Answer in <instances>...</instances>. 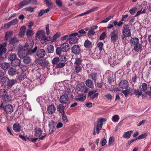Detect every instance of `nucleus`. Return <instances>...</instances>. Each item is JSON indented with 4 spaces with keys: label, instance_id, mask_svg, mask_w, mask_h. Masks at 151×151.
<instances>
[{
    "label": "nucleus",
    "instance_id": "obj_1",
    "mask_svg": "<svg viewBox=\"0 0 151 151\" xmlns=\"http://www.w3.org/2000/svg\"><path fill=\"white\" fill-rule=\"evenodd\" d=\"M32 48L31 45L27 44H25L22 49L18 51V56L21 58L24 57L27 55H32L36 51L37 49V47L36 46L33 49H32Z\"/></svg>",
    "mask_w": 151,
    "mask_h": 151
},
{
    "label": "nucleus",
    "instance_id": "obj_2",
    "mask_svg": "<svg viewBox=\"0 0 151 151\" xmlns=\"http://www.w3.org/2000/svg\"><path fill=\"white\" fill-rule=\"evenodd\" d=\"M70 36L71 37L69 39V43L71 44H75L77 43L78 40V38L81 36L78 32L70 34Z\"/></svg>",
    "mask_w": 151,
    "mask_h": 151
},
{
    "label": "nucleus",
    "instance_id": "obj_3",
    "mask_svg": "<svg viewBox=\"0 0 151 151\" xmlns=\"http://www.w3.org/2000/svg\"><path fill=\"white\" fill-rule=\"evenodd\" d=\"M129 25L128 24H124L123 26V30L122 34L124 36L126 37H129L131 35V32L128 28Z\"/></svg>",
    "mask_w": 151,
    "mask_h": 151
},
{
    "label": "nucleus",
    "instance_id": "obj_4",
    "mask_svg": "<svg viewBox=\"0 0 151 151\" xmlns=\"http://www.w3.org/2000/svg\"><path fill=\"white\" fill-rule=\"evenodd\" d=\"M68 96L66 93L63 94L60 97V101L61 104H66L68 101Z\"/></svg>",
    "mask_w": 151,
    "mask_h": 151
},
{
    "label": "nucleus",
    "instance_id": "obj_5",
    "mask_svg": "<svg viewBox=\"0 0 151 151\" xmlns=\"http://www.w3.org/2000/svg\"><path fill=\"white\" fill-rule=\"evenodd\" d=\"M110 35L111 36V41L113 43H115L118 39L117 32L114 30L111 32Z\"/></svg>",
    "mask_w": 151,
    "mask_h": 151
},
{
    "label": "nucleus",
    "instance_id": "obj_6",
    "mask_svg": "<svg viewBox=\"0 0 151 151\" xmlns=\"http://www.w3.org/2000/svg\"><path fill=\"white\" fill-rule=\"evenodd\" d=\"M86 97V96L84 95L83 94H79L76 96L75 100L78 101L83 102L84 101Z\"/></svg>",
    "mask_w": 151,
    "mask_h": 151
},
{
    "label": "nucleus",
    "instance_id": "obj_7",
    "mask_svg": "<svg viewBox=\"0 0 151 151\" xmlns=\"http://www.w3.org/2000/svg\"><path fill=\"white\" fill-rule=\"evenodd\" d=\"M45 55V51L42 49L38 50L36 53L37 56L40 58H42L44 57Z\"/></svg>",
    "mask_w": 151,
    "mask_h": 151
},
{
    "label": "nucleus",
    "instance_id": "obj_8",
    "mask_svg": "<svg viewBox=\"0 0 151 151\" xmlns=\"http://www.w3.org/2000/svg\"><path fill=\"white\" fill-rule=\"evenodd\" d=\"M42 133V129L38 127H36L34 129V135L37 137H40Z\"/></svg>",
    "mask_w": 151,
    "mask_h": 151
},
{
    "label": "nucleus",
    "instance_id": "obj_9",
    "mask_svg": "<svg viewBox=\"0 0 151 151\" xmlns=\"http://www.w3.org/2000/svg\"><path fill=\"white\" fill-rule=\"evenodd\" d=\"M3 109L7 114L11 113L13 112L12 105L9 104L5 107H3Z\"/></svg>",
    "mask_w": 151,
    "mask_h": 151
},
{
    "label": "nucleus",
    "instance_id": "obj_10",
    "mask_svg": "<svg viewBox=\"0 0 151 151\" xmlns=\"http://www.w3.org/2000/svg\"><path fill=\"white\" fill-rule=\"evenodd\" d=\"M71 50L72 52L76 54H79L81 50L79 46L76 45L73 47Z\"/></svg>",
    "mask_w": 151,
    "mask_h": 151
},
{
    "label": "nucleus",
    "instance_id": "obj_11",
    "mask_svg": "<svg viewBox=\"0 0 151 151\" xmlns=\"http://www.w3.org/2000/svg\"><path fill=\"white\" fill-rule=\"evenodd\" d=\"M119 86L121 88H126L128 86V83L126 80H122L119 83Z\"/></svg>",
    "mask_w": 151,
    "mask_h": 151
},
{
    "label": "nucleus",
    "instance_id": "obj_12",
    "mask_svg": "<svg viewBox=\"0 0 151 151\" xmlns=\"http://www.w3.org/2000/svg\"><path fill=\"white\" fill-rule=\"evenodd\" d=\"M1 81V86H7V84L9 81V79L6 77H3L2 78Z\"/></svg>",
    "mask_w": 151,
    "mask_h": 151
},
{
    "label": "nucleus",
    "instance_id": "obj_13",
    "mask_svg": "<svg viewBox=\"0 0 151 151\" xmlns=\"http://www.w3.org/2000/svg\"><path fill=\"white\" fill-rule=\"evenodd\" d=\"M60 47L62 49V51L64 52H67L70 49L69 45L68 43H63L61 45Z\"/></svg>",
    "mask_w": 151,
    "mask_h": 151
},
{
    "label": "nucleus",
    "instance_id": "obj_14",
    "mask_svg": "<svg viewBox=\"0 0 151 151\" xmlns=\"http://www.w3.org/2000/svg\"><path fill=\"white\" fill-rule=\"evenodd\" d=\"M133 49L136 52H141L142 50V44L139 43L134 46Z\"/></svg>",
    "mask_w": 151,
    "mask_h": 151
},
{
    "label": "nucleus",
    "instance_id": "obj_15",
    "mask_svg": "<svg viewBox=\"0 0 151 151\" xmlns=\"http://www.w3.org/2000/svg\"><path fill=\"white\" fill-rule=\"evenodd\" d=\"M26 28L25 26H22L20 29V31L18 34L19 37H23L25 32Z\"/></svg>",
    "mask_w": 151,
    "mask_h": 151
},
{
    "label": "nucleus",
    "instance_id": "obj_16",
    "mask_svg": "<svg viewBox=\"0 0 151 151\" xmlns=\"http://www.w3.org/2000/svg\"><path fill=\"white\" fill-rule=\"evenodd\" d=\"M103 123H98V124L96 126V129L94 128L93 130V134L95 135L96 134L95 132V129H96V133L99 134V131L101 129Z\"/></svg>",
    "mask_w": 151,
    "mask_h": 151
},
{
    "label": "nucleus",
    "instance_id": "obj_17",
    "mask_svg": "<svg viewBox=\"0 0 151 151\" xmlns=\"http://www.w3.org/2000/svg\"><path fill=\"white\" fill-rule=\"evenodd\" d=\"M56 110L55 106L53 105H51L49 106L47 109V111L50 114H52Z\"/></svg>",
    "mask_w": 151,
    "mask_h": 151
},
{
    "label": "nucleus",
    "instance_id": "obj_18",
    "mask_svg": "<svg viewBox=\"0 0 151 151\" xmlns=\"http://www.w3.org/2000/svg\"><path fill=\"white\" fill-rule=\"evenodd\" d=\"M99 93H94L93 91H90L89 92L88 96V97H90V99H93L97 97Z\"/></svg>",
    "mask_w": 151,
    "mask_h": 151
},
{
    "label": "nucleus",
    "instance_id": "obj_19",
    "mask_svg": "<svg viewBox=\"0 0 151 151\" xmlns=\"http://www.w3.org/2000/svg\"><path fill=\"white\" fill-rule=\"evenodd\" d=\"M116 59V58L114 56H111L110 57L108 58V63L111 65L116 64L115 61Z\"/></svg>",
    "mask_w": 151,
    "mask_h": 151
},
{
    "label": "nucleus",
    "instance_id": "obj_20",
    "mask_svg": "<svg viewBox=\"0 0 151 151\" xmlns=\"http://www.w3.org/2000/svg\"><path fill=\"white\" fill-rule=\"evenodd\" d=\"M20 63V60L17 58L11 62V64L13 66H18Z\"/></svg>",
    "mask_w": 151,
    "mask_h": 151
},
{
    "label": "nucleus",
    "instance_id": "obj_21",
    "mask_svg": "<svg viewBox=\"0 0 151 151\" xmlns=\"http://www.w3.org/2000/svg\"><path fill=\"white\" fill-rule=\"evenodd\" d=\"M46 50L48 53H52L54 51V47L52 45H48L46 47Z\"/></svg>",
    "mask_w": 151,
    "mask_h": 151
},
{
    "label": "nucleus",
    "instance_id": "obj_22",
    "mask_svg": "<svg viewBox=\"0 0 151 151\" xmlns=\"http://www.w3.org/2000/svg\"><path fill=\"white\" fill-rule=\"evenodd\" d=\"M6 51L5 46L3 44H1L0 45V59L2 58V55Z\"/></svg>",
    "mask_w": 151,
    "mask_h": 151
},
{
    "label": "nucleus",
    "instance_id": "obj_23",
    "mask_svg": "<svg viewBox=\"0 0 151 151\" xmlns=\"http://www.w3.org/2000/svg\"><path fill=\"white\" fill-rule=\"evenodd\" d=\"M57 109L58 111L60 113H65L64 112L65 106L63 105L60 104L58 105L57 107Z\"/></svg>",
    "mask_w": 151,
    "mask_h": 151
},
{
    "label": "nucleus",
    "instance_id": "obj_24",
    "mask_svg": "<svg viewBox=\"0 0 151 151\" xmlns=\"http://www.w3.org/2000/svg\"><path fill=\"white\" fill-rule=\"evenodd\" d=\"M13 130L16 132H19L21 130V127L19 124L15 123L13 127Z\"/></svg>",
    "mask_w": 151,
    "mask_h": 151
},
{
    "label": "nucleus",
    "instance_id": "obj_25",
    "mask_svg": "<svg viewBox=\"0 0 151 151\" xmlns=\"http://www.w3.org/2000/svg\"><path fill=\"white\" fill-rule=\"evenodd\" d=\"M85 83L86 86L89 88H92L93 87V83L91 80L88 79L86 80Z\"/></svg>",
    "mask_w": 151,
    "mask_h": 151
},
{
    "label": "nucleus",
    "instance_id": "obj_26",
    "mask_svg": "<svg viewBox=\"0 0 151 151\" xmlns=\"http://www.w3.org/2000/svg\"><path fill=\"white\" fill-rule=\"evenodd\" d=\"M10 65L9 63L5 62L1 63V67L2 69L6 70L9 68Z\"/></svg>",
    "mask_w": 151,
    "mask_h": 151
},
{
    "label": "nucleus",
    "instance_id": "obj_27",
    "mask_svg": "<svg viewBox=\"0 0 151 151\" xmlns=\"http://www.w3.org/2000/svg\"><path fill=\"white\" fill-rule=\"evenodd\" d=\"M132 45L134 46L139 43V38L137 37H133L131 40Z\"/></svg>",
    "mask_w": 151,
    "mask_h": 151
},
{
    "label": "nucleus",
    "instance_id": "obj_28",
    "mask_svg": "<svg viewBox=\"0 0 151 151\" xmlns=\"http://www.w3.org/2000/svg\"><path fill=\"white\" fill-rule=\"evenodd\" d=\"M29 4V0H24L20 2L19 5V6L20 7V8H22Z\"/></svg>",
    "mask_w": 151,
    "mask_h": 151
},
{
    "label": "nucleus",
    "instance_id": "obj_29",
    "mask_svg": "<svg viewBox=\"0 0 151 151\" xmlns=\"http://www.w3.org/2000/svg\"><path fill=\"white\" fill-rule=\"evenodd\" d=\"M132 132V131L131 130L124 132L123 135V137L124 138L129 139L130 137Z\"/></svg>",
    "mask_w": 151,
    "mask_h": 151
},
{
    "label": "nucleus",
    "instance_id": "obj_30",
    "mask_svg": "<svg viewBox=\"0 0 151 151\" xmlns=\"http://www.w3.org/2000/svg\"><path fill=\"white\" fill-rule=\"evenodd\" d=\"M19 41L18 39L16 37H14L10 38L9 41V44L13 45Z\"/></svg>",
    "mask_w": 151,
    "mask_h": 151
},
{
    "label": "nucleus",
    "instance_id": "obj_31",
    "mask_svg": "<svg viewBox=\"0 0 151 151\" xmlns=\"http://www.w3.org/2000/svg\"><path fill=\"white\" fill-rule=\"evenodd\" d=\"M8 82L7 86L8 87L11 88L14 84L17 83V81L16 80L13 79L10 80L9 79V81Z\"/></svg>",
    "mask_w": 151,
    "mask_h": 151
},
{
    "label": "nucleus",
    "instance_id": "obj_32",
    "mask_svg": "<svg viewBox=\"0 0 151 151\" xmlns=\"http://www.w3.org/2000/svg\"><path fill=\"white\" fill-rule=\"evenodd\" d=\"M134 93L138 98H139L142 94V92L140 91L139 89L138 88L134 89Z\"/></svg>",
    "mask_w": 151,
    "mask_h": 151
},
{
    "label": "nucleus",
    "instance_id": "obj_33",
    "mask_svg": "<svg viewBox=\"0 0 151 151\" xmlns=\"http://www.w3.org/2000/svg\"><path fill=\"white\" fill-rule=\"evenodd\" d=\"M16 73V70L14 68H10L8 71V73L9 75L13 76L15 75Z\"/></svg>",
    "mask_w": 151,
    "mask_h": 151
},
{
    "label": "nucleus",
    "instance_id": "obj_34",
    "mask_svg": "<svg viewBox=\"0 0 151 151\" xmlns=\"http://www.w3.org/2000/svg\"><path fill=\"white\" fill-rule=\"evenodd\" d=\"M84 46L86 48H90L92 47V43L87 40L85 41Z\"/></svg>",
    "mask_w": 151,
    "mask_h": 151
},
{
    "label": "nucleus",
    "instance_id": "obj_35",
    "mask_svg": "<svg viewBox=\"0 0 151 151\" xmlns=\"http://www.w3.org/2000/svg\"><path fill=\"white\" fill-rule=\"evenodd\" d=\"M90 76L92 79L95 82L97 79V74L96 72H93L90 74Z\"/></svg>",
    "mask_w": 151,
    "mask_h": 151
},
{
    "label": "nucleus",
    "instance_id": "obj_36",
    "mask_svg": "<svg viewBox=\"0 0 151 151\" xmlns=\"http://www.w3.org/2000/svg\"><path fill=\"white\" fill-rule=\"evenodd\" d=\"M3 98V100L5 102H8L11 100V97L9 95L6 94Z\"/></svg>",
    "mask_w": 151,
    "mask_h": 151
},
{
    "label": "nucleus",
    "instance_id": "obj_37",
    "mask_svg": "<svg viewBox=\"0 0 151 151\" xmlns=\"http://www.w3.org/2000/svg\"><path fill=\"white\" fill-rule=\"evenodd\" d=\"M82 68L79 65H76L75 67L74 71L77 73H78L81 71Z\"/></svg>",
    "mask_w": 151,
    "mask_h": 151
},
{
    "label": "nucleus",
    "instance_id": "obj_38",
    "mask_svg": "<svg viewBox=\"0 0 151 151\" xmlns=\"http://www.w3.org/2000/svg\"><path fill=\"white\" fill-rule=\"evenodd\" d=\"M17 58L16 55L14 53L11 54L8 57L9 60L11 62Z\"/></svg>",
    "mask_w": 151,
    "mask_h": 151
},
{
    "label": "nucleus",
    "instance_id": "obj_39",
    "mask_svg": "<svg viewBox=\"0 0 151 151\" xmlns=\"http://www.w3.org/2000/svg\"><path fill=\"white\" fill-rule=\"evenodd\" d=\"M24 63L26 64H28L31 61V59L29 57H24L23 60Z\"/></svg>",
    "mask_w": 151,
    "mask_h": 151
},
{
    "label": "nucleus",
    "instance_id": "obj_40",
    "mask_svg": "<svg viewBox=\"0 0 151 151\" xmlns=\"http://www.w3.org/2000/svg\"><path fill=\"white\" fill-rule=\"evenodd\" d=\"M59 59V62L65 63L66 61V58L64 55H61L58 58Z\"/></svg>",
    "mask_w": 151,
    "mask_h": 151
},
{
    "label": "nucleus",
    "instance_id": "obj_41",
    "mask_svg": "<svg viewBox=\"0 0 151 151\" xmlns=\"http://www.w3.org/2000/svg\"><path fill=\"white\" fill-rule=\"evenodd\" d=\"M6 94V90L4 89H1L0 90V96L3 98Z\"/></svg>",
    "mask_w": 151,
    "mask_h": 151
},
{
    "label": "nucleus",
    "instance_id": "obj_42",
    "mask_svg": "<svg viewBox=\"0 0 151 151\" xmlns=\"http://www.w3.org/2000/svg\"><path fill=\"white\" fill-rule=\"evenodd\" d=\"M141 86V90L142 91H145L147 88V84L146 83H142Z\"/></svg>",
    "mask_w": 151,
    "mask_h": 151
},
{
    "label": "nucleus",
    "instance_id": "obj_43",
    "mask_svg": "<svg viewBox=\"0 0 151 151\" xmlns=\"http://www.w3.org/2000/svg\"><path fill=\"white\" fill-rule=\"evenodd\" d=\"M119 118L118 115H116L114 116L112 118V119L113 122H118L119 120Z\"/></svg>",
    "mask_w": 151,
    "mask_h": 151
},
{
    "label": "nucleus",
    "instance_id": "obj_44",
    "mask_svg": "<svg viewBox=\"0 0 151 151\" xmlns=\"http://www.w3.org/2000/svg\"><path fill=\"white\" fill-rule=\"evenodd\" d=\"M82 60L81 58H75V61L74 62V64L76 65H79L81 63Z\"/></svg>",
    "mask_w": 151,
    "mask_h": 151
},
{
    "label": "nucleus",
    "instance_id": "obj_45",
    "mask_svg": "<svg viewBox=\"0 0 151 151\" xmlns=\"http://www.w3.org/2000/svg\"><path fill=\"white\" fill-rule=\"evenodd\" d=\"M65 66V63H64L60 62L59 63L57 64L55 68H60L64 67Z\"/></svg>",
    "mask_w": 151,
    "mask_h": 151
},
{
    "label": "nucleus",
    "instance_id": "obj_46",
    "mask_svg": "<svg viewBox=\"0 0 151 151\" xmlns=\"http://www.w3.org/2000/svg\"><path fill=\"white\" fill-rule=\"evenodd\" d=\"M43 33V31L41 30L40 31H39L36 33V37L40 39L41 36L42 35Z\"/></svg>",
    "mask_w": 151,
    "mask_h": 151
},
{
    "label": "nucleus",
    "instance_id": "obj_47",
    "mask_svg": "<svg viewBox=\"0 0 151 151\" xmlns=\"http://www.w3.org/2000/svg\"><path fill=\"white\" fill-rule=\"evenodd\" d=\"M59 62H60L59 59L58 57L54 58L52 61V63L53 65L56 64Z\"/></svg>",
    "mask_w": 151,
    "mask_h": 151
},
{
    "label": "nucleus",
    "instance_id": "obj_48",
    "mask_svg": "<svg viewBox=\"0 0 151 151\" xmlns=\"http://www.w3.org/2000/svg\"><path fill=\"white\" fill-rule=\"evenodd\" d=\"M49 134H51L54 131V127L52 124H49Z\"/></svg>",
    "mask_w": 151,
    "mask_h": 151
},
{
    "label": "nucleus",
    "instance_id": "obj_49",
    "mask_svg": "<svg viewBox=\"0 0 151 151\" xmlns=\"http://www.w3.org/2000/svg\"><path fill=\"white\" fill-rule=\"evenodd\" d=\"M70 35H66L63 36L62 37L61 40L62 41L65 40L66 41H68V40L69 41V39L70 38Z\"/></svg>",
    "mask_w": 151,
    "mask_h": 151
},
{
    "label": "nucleus",
    "instance_id": "obj_50",
    "mask_svg": "<svg viewBox=\"0 0 151 151\" xmlns=\"http://www.w3.org/2000/svg\"><path fill=\"white\" fill-rule=\"evenodd\" d=\"M24 10L25 11L29 12H32L34 11V8L31 7H26L24 9Z\"/></svg>",
    "mask_w": 151,
    "mask_h": 151
},
{
    "label": "nucleus",
    "instance_id": "obj_51",
    "mask_svg": "<svg viewBox=\"0 0 151 151\" xmlns=\"http://www.w3.org/2000/svg\"><path fill=\"white\" fill-rule=\"evenodd\" d=\"M33 31L30 29H27L26 32V35L27 36H31L33 35Z\"/></svg>",
    "mask_w": 151,
    "mask_h": 151
},
{
    "label": "nucleus",
    "instance_id": "obj_52",
    "mask_svg": "<svg viewBox=\"0 0 151 151\" xmlns=\"http://www.w3.org/2000/svg\"><path fill=\"white\" fill-rule=\"evenodd\" d=\"M62 49L61 47H58L57 48L56 50V52L57 55H60L61 54Z\"/></svg>",
    "mask_w": 151,
    "mask_h": 151
},
{
    "label": "nucleus",
    "instance_id": "obj_53",
    "mask_svg": "<svg viewBox=\"0 0 151 151\" xmlns=\"http://www.w3.org/2000/svg\"><path fill=\"white\" fill-rule=\"evenodd\" d=\"M147 135V133H145L139 136L137 138V139H143L145 138Z\"/></svg>",
    "mask_w": 151,
    "mask_h": 151
},
{
    "label": "nucleus",
    "instance_id": "obj_54",
    "mask_svg": "<svg viewBox=\"0 0 151 151\" xmlns=\"http://www.w3.org/2000/svg\"><path fill=\"white\" fill-rule=\"evenodd\" d=\"M130 92V90L128 89L123 90L122 91V93L124 94L125 97H127Z\"/></svg>",
    "mask_w": 151,
    "mask_h": 151
},
{
    "label": "nucleus",
    "instance_id": "obj_55",
    "mask_svg": "<svg viewBox=\"0 0 151 151\" xmlns=\"http://www.w3.org/2000/svg\"><path fill=\"white\" fill-rule=\"evenodd\" d=\"M99 7H95L93 8L90 10L87 11V12L88 14H89L92 12H93L96 11L99 9Z\"/></svg>",
    "mask_w": 151,
    "mask_h": 151
},
{
    "label": "nucleus",
    "instance_id": "obj_56",
    "mask_svg": "<svg viewBox=\"0 0 151 151\" xmlns=\"http://www.w3.org/2000/svg\"><path fill=\"white\" fill-rule=\"evenodd\" d=\"M95 34V32L93 30H89L88 33L87 35L89 37H90L93 35Z\"/></svg>",
    "mask_w": 151,
    "mask_h": 151
},
{
    "label": "nucleus",
    "instance_id": "obj_57",
    "mask_svg": "<svg viewBox=\"0 0 151 151\" xmlns=\"http://www.w3.org/2000/svg\"><path fill=\"white\" fill-rule=\"evenodd\" d=\"M106 35V33L105 32H103L100 36L99 39L100 40H103L104 39Z\"/></svg>",
    "mask_w": 151,
    "mask_h": 151
},
{
    "label": "nucleus",
    "instance_id": "obj_58",
    "mask_svg": "<svg viewBox=\"0 0 151 151\" xmlns=\"http://www.w3.org/2000/svg\"><path fill=\"white\" fill-rule=\"evenodd\" d=\"M103 43L101 42H100L98 43L97 46L99 48L100 50L101 51L103 50Z\"/></svg>",
    "mask_w": 151,
    "mask_h": 151
},
{
    "label": "nucleus",
    "instance_id": "obj_59",
    "mask_svg": "<svg viewBox=\"0 0 151 151\" xmlns=\"http://www.w3.org/2000/svg\"><path fill=\"white\" fill-rule=\"evenodd\" d=\"M41 40L43 41L44 42H46L47 41H50V40L47 37L43 35L41 37Z\"/></svg>",
    "mask_w": 151,
    "mask_h": 151
},
{
    "label": "nucleus",
    "instance_id": "obj_60",
    "mask_svg": "<svg viewBox=\"0 0 151 151\" xmlns=\"http://www.w3.org/2000/svg\"><path fill=\"white\" fill-rule=\"evenodd\" d=\"M114 140V137H110L109 139V145H111L112 144Z\"/></svg>",
    "mask_w": 151,
    "mask_h": 151
},
{
    "label": "nucleus",
    "instance_id": "obj_61",
    "mask_svg": "<svg viewBox=\"0 0 151 151\" xmlns=\"http://www.w3.org/2000/svg\"><path fill=\"white\" fill-rule=\"evenodd\" d=\"M136 9L137 8L136 7L132 8L129 10V12L131 15H134L136 12Z\"/></svg>",
    "mask_w": 151,
    "mask_h": 151
},
{
    "label": "nucleus",
    "instance_id": "obj_62",
    "mask_svg": "<svg viewBox=\"0 0 151 151\" xmlns=\"http://www.w3.org/2000/svg\"><path fill=\"white\" fill-rule=\"evenodd\" d=\"M19 20L17 19H14L10 21V22L11 24H12L14 25L17 24Z\"/></svg>",
    "mask_w": 151,
    "mask_h": 151
},
{
    "label": "nucleus",
    "instance_id": "obj_63",
    "mask_svg": "<svg viewBox=\"0 0 151 151\" xmlns=\"http://www.w3.org/2000/svg\"><path fill=\"white\" fill-rule=\"evenodd\" d=\"M106 122V119L104 118H101L100 119H98L97 120V123H103Z\"/></svg>",
    "mask_w": 151,
    "mask_h": 151
},
{
    "label": "nucleus",
    "instance_id": "obj_64",
    "mask_svg": "<svg viewBox=\"0 0 151 151\" xmlns=\"http://www.w3.org/2000/svg\"><path fill=\"white\" fill-rule=\"evenodd\" d=\"M145 93L146 94L151 97V86L150 87L149 90L145 91Z\"/></svg>",
    "mask_w": 151,
    "mask_h": 151
}]
</instances>
